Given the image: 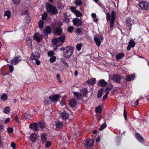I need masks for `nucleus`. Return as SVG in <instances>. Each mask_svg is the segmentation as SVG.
Listing matches in <instances>:
<instances>
[{"label":"nucleus","mask_w":149,"mask_h":149,"mask_svg":"<svg viewBox=\"0 0 149 149\" xmlns=\"http://www.w3.org/2000/svg\"><path fill=\"white\" fill-rule=\"evenodd\" d=\"M22 15H25V18L24 19V21L26 23H29L31 19L28 11L26 10H25Z\"/></svg>","instance_id":"1a4fd4ad"},{"label":"nucleus","mask_w":149,"mask_h":149,"mask_svg":"<svg viewBox=\"0 0 149 149\" xmlns=\"http://www.w3.org/2000/svg\"><path fill=\"white\" fill-rule=\"evenodd\" d=\"M129 44V45L132 47H133L135 45V42L132 40H130V41Z\"/></svg>","instance_id":"ea45409f"},{"label":"nucleus","mask_w":149,"mask_h":149,"mask_svg":"<svg viewBox=\"0 0 149 149\" xmlns=\"http://www.w3.org/2000/svg\"><path fill=\"white\" fill-rule=\"evenodd\" d=\"M136 137L137 140L140 142H142L144 141L143 138L139 134L136 133L135 135Z\"/></svg>","instance_id":"a211bd4d"},{"label":"nucleus","mask_w":149,"mask_h":149,"mask_svg":"<svg viewBox=\"0 0 149 149\" xmlns=\"http://www.w3.org/2000/svg\"><path fill=\"white\" fill-rule=\"evenodd\" d=\"M116 13L112 11L111 14L107 13L106 14V19L108 22L110 21V27L111 28H112L114 26V22L116 19Z\"/></svg>","instance_id":"f03ea898"},{"label":"nucleus","mask_w":149,"mask_h":149,"mask_svg":"<svg viewBox=\"0 0 149 149\" xmlns=\"http://www.w3.org/2000/svg\"><path fill=\"white\" fill-rule=\"evenodd\" d=\"M63 123L62 122L58 121L56 124V126L58 128H62L63 127Z\"/></svg>","instance_id":"a878e982"},{"label":"nucleus","mask_w":149,"mask_h":149,"mask_svg":"<svg viewBox=\"0 0 149 149\" xmlns=\"http://www.w3.org/2000/svg\"><path fill=\"white\" fill-rule=\"evenodd\" d=\"M103 92V90L102 89H101L98 91L97 95V97L98 98H99L101 97L102 95Z\"/></svg>","instance_id":"72a5a7b5"},{"label":"nucleus","mask_w":149,"mask_h":149,"mask_svg":"<svg viewBox=\"0 0 149 149\" xmlns=\"http://www.w3.org/2000/svg\"><path fill=\"white\" fill-rule=\"evenodd\" d=\"M77 33L78 34H80L81 32V30L79 28L77 29L76 30Z\"/></svg>","instance_id":"69168bd1"},{"label":"nucleus","mask_w":149,"mask_h":149,"mask_svg":"<svg viewBox=\"0 0 149 149\" xmlns=\"http://www.w3.org/2000/svg\"><path fill=\"white\" fill-rule=\"evenodd\" d=\"M94 40L96 43L97 45L99 47L100 45V40L95 36H94Z\"/></svg>","instance_id":"412c9836"},{"label":"nucleus","mask_w":149,"mask_h":149,"mask_svg":"<svg viewBox=\"0 0 149 149\" xmlns=\"http://www.w3.org/2000/svg\"><path fill=\"white\" fill-rule=\"evenodd\" d=\"M124 54L123 53H120L116 56V58L117 59L119 60L123 58L124 56Z\"/></svg>","instance_id":"cd10ccee"},{"label":"nucleus","mask_w":149,"mask_h":149,"mask_svg":"<svg viewBox=\"0 0 149 149\" xmlns=\"http://www.w3.org/2000/svg\"><path fill=\"white\" fill-rule=\"evenodd\" d=\"M76 7H71L70 8V10L73 13H74L75 11H76Z\"/></svg>","instance_id":"09e8293b"},{"label":"nucleus","mask_w":149,"mask_h":149,"mask_svg":"<svg viewBox=\"0 0 149 149\" xmlns=\"http://www.w3.org/2000/svg\"><path fill=\"white\" fill-rule=\"evenodd\" d=\"M47 17V15L45 13H44L42 15V19L43 20L45 19Z\"/></svg>","instance_id":"864d4df0"},{"label":"nucleus","mask_w":149,"mask_h":149,"mask_svg":"<svg viewBox=\"0 0 149 149\" xmlns=\"http://www.w3.org/2000/svg\"><path fill=\"white\" fill-rule=\"evenodd\" d=\"M51 31L50 28L49 27L47 26L44 31V33L45 34L47 35L48 34L50 33H51Z\"/></svg>","instance_id":"5701e85b"},{"label":"nucleus","mask_w":149,"mask_h":149,"mask_svg":"<svg viewBox=\"0 0 149 149\" xmlns=\"http://www.w3.org/2000/svg\"><path fill=\"white\" fill-rule=\"evenodd\" d=\"M13 3L16 5H17L19 3L21 0H12Z\"/></svg>","instance_id":"79ce46f5"},{"label":"nucleus","mask_w":149,"mask_h":149,"mask_svg":"<svg viewBox=\"0 0 149 149\" xmlns=\"http://www.w3.org/2000/svg\"><path fill=\"white\" fill-rule=\"evenodd\" d=\"M61 96L59 95H56L50 96L49 97V99L52 102H54L56 101Z\"/></svg>","instance_id":"f8f14e48"},{"label":"nucleus","mask_w":149,"mask_h":149,"mask_svg":"<svg viewBox=\"0 0 149 149\" xmlns=\"http://www.w3.org/2000/svg\"><path fill=\"white\" fill-rule=\"evenodd\" d=\"M42 35H40L39 33H36L34 36L33 38L35 40L39 42L42 39Z\"/></svg>","instance_id":"ddd939ff"},{"label":"nucleus","mask_w":149,"mask_h":149,"mask_svg":"<svg viewBox=\"0 0 149 149\" xmlns=\"http://www.w3.org/2000/svg\"><path fill=\"white\" fill-rule=\"evenodd\" d=\"M73 52V49L71 46H68L65 47V51L63 52V56L66 58H68L71 56Z\"/></svg>","instance_id":"7ed1b4c3"},{"label":"nucleus","mask_w":149,"mask_h":149,"mask_svg":"<svg viewBox=\"0 0 149 149\" xmlns=\"http://www.w3.org/2000/svg\"><path fill=\"white\" fill-rule=\"evenodd\" d=\"M54 54V53L53 51H51L48 52V56H52Z\"/></svg>","instance_id":"13d9d810"},{"label":"nucleus","mask_w":149,"mask_h":149,"mask_svg":"<svg viewBox=\"0 0 149 149\" xmlns=\"http://www.w3.org/2000/svg\"><path fill=\"white\" fill-rule=\"evenodd\" d=\"M139 104V100H137L134 104V107H136Z\"/></svg>","instance_id":"0e129e2a"},{"label":"nucleus","mask_w":149,"mask_h":149,"mask_svg":"<svg viewBox=\"0 0 149 149\" xmlns=\"http://www.w3.org/2000/svg\"><path fill=\"white\" fill-rule=\"evenodd\" d=\"M75 3L77 6H80L82 4L81 0H75Z\"/></svg>","instance_id":"f704fd0d"},{"label":"nucleus","mask_w":149,"mask_h":149,"mask_svg":"<svg viewBox=\"0 0 149 149\" xmlns=\"http://www.w3.org/2000/svg\"><path fill=\"white\" fill-rule=\"evenodd\" d=\"M107 125L106 123H104L103 124L100 128L99 130H102L107 127Z\"/></svg>","instance_id":"58836bf2"},{"label":"nucleus","mask_w":149,"mask_h":149,"mask_svg":"<svg viewBox=\"0 0 149 149\" xmlns=\"http://www.w3.org/2000/svg\"><path fill=\"white\" fill-rule=\"evenodd\" d=\"M63 19L64 21L67 23H68L69 22V19L67 16L65 17Z\"/></svg>","instance_id":"3c124183"},{"label":"nucleus","mask_w":149,"mask_h":149,"mask_svg":"<svg viewBox=\"0 0 149 149\" xmlns=\"http://www.w3.org/2000/svg\"><path fill=\"white\" fill-rule=\"evenodd\" d=\"M98 83L102 87H105L108 84L105 81L104 79H101L100 81L98 82Z\"/></svg>","instance_id":"f3484780"},{"label":"nucleus","mask_w":149,"mask_h":149,"mask_svg":"<svg viewBox=\"0 0 149 149\" xmlns=\"http://www.w3.org/2000/svg\"><path fill=\"white\" fill-rule=\"evenodd\" d=\"M60 115L61 118L63 119H66L68 118L69 115L66 111L61 113Z\"/></svg>","instance_id":"dca6fc26"},{"label":"nucleus","mask_w":149,"mask_h":149,"mask_svg":"<svg viewBox=\"0 0 149 149\" xmlns=\"http://www.w3.org/2000/svg\"><path fill=\"white\" fill-rule=\"evenodd\" d=\"M47 11L52 15H55L57 13L56 8L54 6L47 3L46 5Z\"/></svg>","instance_id":"20e7f679"},{"label":"nucleus","mask_w":149,"mask_h":149,"mask_svg":"<svg viewBox=\"0 0 149 149\" xmlns=\"http://www.w3.org/2000/svg\"><path fill=\"white\" fill-rule=\"evenodd\" d=\"M10 111V108L9 107H6L5 108L4 112L5 113L8 114Z\"/></svg>","instance_id":"473e14b6"},{"label":"nucleus","mask_w":149,"mask_h":149,"mask_svg":"<svg viewBox=\"0 0 149 149\" xmlns=\"http://www.w3.org/2000/svg\"><path fill=\"white\" fill-rule=\"evenodd\" d=\"M94 141L93 139H89L88 140H84L83 143L87 149H90L93 146Z\"/></svg>","instance_id":"423d86ee"},{"label":"nucleus","mask_w":149,"mask_h":149,"mask_svg":"<svg viewBox=\"0 0 149 149\" xmlns=\"http://www.w3.org/2000/svg\"><path fill=\"white\" fill-rule=\"evenodd\" d=\"M72 22L73 24L76 26H81L83 24L81 20L78 18L73 19Z\"/></svg>","instance_id":"6e6552de"},{"label":"nucleus","mask_w":149,"mask_h":149,"mask_svg":"<svg viewBox=\"0 0 149 149\" xmlns=\"http://www.w3.org/2000/svg\"><path fill=\"white\" fill-rule=\"evenodd\" d=\"M95 111L97 113H99V116H101L100 113L101 112V107L100 106H97L95 109Z\"/></svg>","instance_id":"c85d7f7f"},{"label":"nucleus","mask_w":149,"mask_h":149,"mask_svg":"<svg viewBox=\"0 0 149 149\" xmlns=\"http://www.w3.org/2000/svg\"><path fill=\"white\" fill-rule=\"evenodd\" d=\"M112 79L114 82L118 83H120L121 77L118 74H114L113 76Z\"/></svg>","instance_id":"9b49d317"},{"label":"nucleus","mask_w":149,"mask_h":149,"mask_svg":"<svg viewBox=\"0 0 149 149\" xmlns=\"http://www.w3.org/2000/svg\"><path fill=\"white\" fill-rule=\"evenodd\" d=\"M124 116L125 120H127V114L126 111V108L125 107L124 109Z\"/></svg>","instance_id":"37998d69"},{"label":"nucleus","mask_w":149,"mask_h":149,"mask_svg":"<svg viewBox=\"0 0 149 149\" xmlns=\"http://www.w3.org/2000/svg\"><path fill=\"white\" fill-rule=\"evenodd\" d=\"M7 132L9 133H12L13 132V129L11 127H8L7 129Z\"/></svg>","instance_id":"5fc2aeb1"},{"label":"nucleus","mask_w":149,"mask_h":149,"mask_svg":"<svg viewBox=\"0 0 149 149\" xmlns=\"http://www.w3.org/2000/svg\"><path fill=\"white\" fill-rule=\"evenodd\" d=\"M11 147L13 148H15L16 147V145L15 143L14 142L11 143Z\"/></svg>","instance_id":"680f3d73"},{"label":"nucleus","mask_w":149,"mask_h":149,"mask_svg":"<svg viewBox=\"0 0 149 149\" xmlns=\"http://www.w3.org/2000/svg\"><path fill=\"white\" fill-rule=\"evenodd\" d=\"M10 121V119L9 118H8L6 119L4 122L5 124H7Z\"/></svg>","instance_id":"bf43d9fd"},{"label":"nucleus","mask_w":149,"mask_h":149,"mask_svg":"<svg viewBox=\"0 0 149 149\" xmlns=\"http://www.w3.org/2000/svg\"><path fill=\"white\" fill-rule=\"evenodd\" d=\"M73 30V28L72 26H70L68 28V31L70 33H72Z\"/></svg>","instance_id":"a18cd8bd"},{"label":"nucleus","mask_w":149,"mask_h":149,"mask_svg":"<svg viewBox=\"0 0 149 149\" xmlns=\"http://www.w3.org/2000/svg\"><path fill=\"white\" fill-rule=\"evenodd\" d=\"M8 98V96L6 94H3L1 96V99L3 101H5Z\"/></svg>","instance_id":"c756f323"},{"label":"nucleus","mask_w":149,"mask_h":149,"mask_svg":"<svg viewBox=\"0 0 149 149\" xmlns=\"http://www.w3.org/2000/svg\"><path fill=\"white\" fill-rule=\"evenodd\" d=\"M39 127L43 129L45 127V124L44 123L39 122L38 124Z\"/></svg>","instance_id":"de8ad7c7"},{"label":"nucleus","mask_w":149,"mask_h":149,"mask_svg":"<svg viewBox=\"0 0 149 149\" xmlns=\"http://www.w3.org/2000/svg\"><path fill=\"white\" fill-rule=\"evenodd\" d=\"M74 13L77 17H81L82 15V14L78 10H76Z\"/></svg>","instance_id":"e433bc0d"},{"label":"nucleus","mask_w":149,"mask_h":149,"mask_svg":"<svg viewBox=\"0 0 149 149\" xmlns=\"http://www.w3.org/2000/svg\"><path fill=\"white\" fill-rule=\"evenodd\" d=\"M34 128L35 131H37L38 130V125L36 123H34Z\"/></svg>","instance_id":"8fccbe9b"},{"label":"nucleus","mask_w":149,"mask_h":149,"mask_svg":"<svg viewBox=\"0 0 149 149\" xmlns=\"http://www.w3.org/2000/svg\"><path fill=\"white\" fill-rule=\"evenodd\" d=\"M26 45L28 46L31 45V39L29 37L26 38Z\"/></svg>","instance_id":"7c9ffc66"},{"label":"nucleus","mask_w":149,"mask_h":149,"mask_svg":"<svg viewBox=\"0 0 149 149\" xmlns=\"http://www.w3.org/2000/svg\"><path fill=\"white\" fill-rule=\"evenodd\" d=\"M30 139L32 142H34L37 139V135L35 133L32 134L31 135Z\"/></svg>","instance_id":"aec40b11"},{"label":"nucleus","mask_w":149,"mask_h":149,"mask_svg":"<svg viewBox=\"0 0 149 149\" xmlns=\"http://www.w3.org/2000/svg\"><path fill=\"white\" fill-rule=\"evenodd\" d=\"M109 94V93L108 91H107V92H106V93L105 94V95L103 96V100H105L107 97L108 95Z\"/></svg>","instance_id":"603ef678"},{"label":"nucleus","mask_w":149,"mask_h":149,"mask_svg":"<svg viewBox=\"0 0 149 149\" xmlns=\"http://www.w3.org/2000/svg\"><path fill=\"white\" fill-rule=\"evenodd\" d=\"M9 67L10 72H12L14 70V67L12 65H9Z\"/></svg>","instance_id":"4d7b16f0"},{"label":"nucleus","mask_w":149,"mask_h":149,"mask_svg":"<svg viewBox=\"0 0 149 149\" xmlns=\"http://www.w3.org/2000/svg\"><path fill=\"white\" fill-rule=\"evenodd\" d=\"M91 16L94 19H95L96 17V15L95 13H92L91 15Z\"/></svg>","instance_id":"e2e57ef3"},{"label":"nucleus","mask_w":149,"mask_h":149,"mask_svg":"<svg viewBox=\"0 0 149 149\" xmlns=\"http://www.w3.org/2000/svg\"><path fill=\"white\" fill-rule=\"evenodd\" d=\"M34 123L31 124L29 125V127L31 129H32L34 127Z\"/></svg>","instance_id":"774afa93"},{"label":"nucleus","mask_w":149,"mask_h":149,"mask_svg":"<svg viewBox=\"0 0 149 149\" xmlns=\"http://www.w3.org/2000/svg\"><path fill=\"white\" fill-rule=\"evenodd\" d=\"M41 139L42 141L45 142L47 140L46 135L45 134H43L41 136Z\"/></svg>","instance_id":"c9c22d12"},{"label":"nucleus","mask_w":149,"mask_h":149,"mask_svg":"<svg viewBox=\"0 0 149 149\" xmlns=\"http://www.w3.org/2000/svg\"><path fill=\"white\" fill-rule=\"evenodd\" d=\"M56 59V57L55 56H53L50 58L49 61L51 63H53L55 61Z\"/></svg>","instance_id":"c03bdc74"},{"label":"nucleus","mask_w":149,"mask_h":149,"mask_svg":"<svg viewBox=\"0 0 149 149\" xmlns=\"http://www.w3.org/2000/svg\"><path fill=\"white\" fill-rule=\"evenodd\" d=\"M40 57V54L38 52H36L31 54V58L32 60L38 59Z\"/></svg>","instance_id":"4468645a"},{"label":"nucleus","mask_w":149,"mask_h":149,"mask_svg":"<svg viewBox=\"0 0 149 149\" xmlns=\"http://www.w3.org/2000/svg\"><path fill=\"white\" fill-rule=\"evenodd\" d=\"M51 145V143L50 141H47L45 144V146L46 148H48Z\"/></svg>","instance_id":"6e6d98bb"},{"label":"nucleus","mask_w":149,"mask_h":149,"mask_svg":"<svg viewBox=\"0 0 149 149\" xmlns=\"http://www.w3.org/2000/svg\"><path fill=\"white\" fill-rule=\"evenodd\" d=\"M135 77V74L133 73L131 75H127L126 77V80L127 81H130L134 79Z\"/></svg>","instance_id":"2eb2a0df"},{"label":"nucleus","mask_w":149,"mask_h":149,"mask_svg":"<svg viewBox=\"0 0 149 149\" xmlns=\"http://www.w3.org/2000/svg\"><path fill=\"white\" fill-rule=\"evenodd\" d=\"M113 85L111 84H110L107 87L105 90V91L106 92H107V91H108L109 93V91L112 89V88H113Z\"/></svg>","instance_id":"bb28decb"},{"label":"nucleus","mask_w":149,"mask_h":149,"mask_svg":"<svg viewBox=\"0 0 149 149\" xmlns=\"http://www.w3.org/2000/svg\"><path fill=\"white\" fill-rule=\"evenodd\" d=\"M49 102L48 100H46L44 101V103L46 105H47L49 104Z\"/></svg>","instance_id":"338daca9"},{"label":"nucleus","mask_w":149,"mask_h":149,"mask_svg":"<svg viewBox=\"0 0 149 149\" xmlns=\"http://www.w3.org/2000/svg\"><path fill=\"white\" fill-rule=\"evenodd\" d=\"M76 103V101L75 99H72L69 101V104L71 107L74 106Z\"/></svg>","instance_id":"b1692460"},{"label":"nucleus","mask_w":149,"mask_h":149,"mask_svg":"<svg viewBox=\"0 0 149 149\" xmlns=\"http://www.w3.org/2000/svg\"><path fill=\"white\" fill-rule=\"evenodd\" d=\"M21 60V56H17L12 59L10 61L11 63L13 65H16Z\"/></svg>","instance_id":"9d476101"},{"label":"nucleus","mask_w":149,"mask_h":149,"mask_svg":"<svg viewBox=\"0 0 149 149\" xmlns=\"http://www.w3.org/2000/svg\"><path fill=\"white\" fill-rule=\"evenodd\" d=\"M81 46L82 45L81 44H78L76 46V48L79 51L81 49Z\"/></svg>","instance_id":"49530a36"},{"label":"nucleus","mask_w":149,"mask_h":149,"mask_svg":"<svg viewBox=\"0 0 149 149\" xmlns=\"http://www.w3.org/2000/svg\"><path fill=\"white\" fill-rule=\"evenodd\" d=\"M62 24V23L60 22H57L56 23V26L58 27L55 29L54 31L53 32L54 34L60 35L61 34L62 30L60 27Z\"/></svg>","instance_id":"39448f33"},{"label":"nucleus","mask_w":149,"mask_h":149,"mask_svg":"<svg viewBox=\"0 0 149 149\" xmlns=\"http://www.w3.org/2000/svg\"><path fill=\"white\" fill-rule=\"evenodd\" d=\"M65 38L64 35H63L57 38L53 39L52 40V43L53 44V48L54 50H56L58 46L62 45L65 41Z\"/></svg>","instance_id":"f257e3e1"},{"label":"nucleus","mask_w":149,"mask_h":149,"mask_svg":"<svg viewBox=\"0 0 149 149\" xmlns=\"http://www.w3.org/2000/svg\"><path fill=\"white\" fill-rule=\"evenodd\" d=\"M126 22L127 24V26H131V24L130 22V18H127L126 20Z\"/></svg>","instance_id":"4c0bfd02"},{"label":"nucleus","mask_w":149,"mask_h":149,"mask_svg":"<svg viewBox=\"0 0 149 149\" xmlns=\"http://www.w3.org/2000/svg\"><path fill=\"white\" fill-rule=\"evenodd\" d=\"M73 94L78 100H81V99L82 96L80 93L74 92H73Z\"/></svg>","instance_id":"6ab92c4d"},{"label":"nucleus","mask_w":149,"mask_h":149,"mask_svg":"<svg viewBox=\"0 0 149 149\" xmlns=\"http://www.w3.org/2000/svg\"><path fill=\"white\" fill-rule=\"evenodd\" d=\"M87 92V89L84 88L81 90L80 93L83 97H85L86 95Z\"/></svg>","instance_id":"4be33fe9"},{"label":"nucleus","mask_w":149,"mask_h":149,"mask_svg":"<svg viewBox=\"0 0 149 149\" xmlns=\"http://www.w3.org/2000/svg\"><path fill=\"white\" fill-rule=\"evenodd\" d=\"M36 61L35 63L37 65H39L40 64V61L38 60V59L35 60Z\"/></svg>","instance_id":"052dcab7"},{"label":"nucleus","mask_w":149,"mask_h":149,"mask_svg":"<svg viewBox=\"0 0 149 149\" xmlns=\"http://www.w3.org/2000/svg\"><path fill=\"white\" fill-rule=\"evenodd\" d=\"M96 81V79L95 78H92L88 79L86 81V83L91 84H93Z\"/></svg>","instance_id":"393cba45"},{"label":"nucleus","mask_w":149,"mask_h":149,"mask_svg":"<svg viewBox=\"0 0 149 149\" xmlns=\"http://www.w3.org/2000/svg\"><path fill=\"white\" fill-rule=\"evenodd\" d=\"M138 5L141 9L146 10L149 9V3L147 1H141L139 3Z\"/></svg>","instance_id":"0eeeda50"},{"label":"nucleus","mask_w":149,"mask_h":149,"mask_svg":"<svg viewBox=\"0 0 149 149\" xmlns=\"http://www.w3.org/2000/svg\"><path fill=\"white\" fill-rule=\"evenodd\" d=\"M5 16L7 17V19H9L10 17V13L9 11H6L4 14Z\"/></svg>","instance_id":"2f4dec72"},{"label":"nucleus","mask_w":149,"mask_h":149,"mask_svg":"<svg viewBox=\"0 0 149 149\" xmlns=\"http://www.w3.org/2000/svg\"><path fill=\"white\" fill-rule=\"evenodd\" d=\"M43 24L44 22L42 20H40L38 22L39 26L40 28H42L43 27Z\"/></svg>","instance_id":"a19ab883"}]
</instances>
